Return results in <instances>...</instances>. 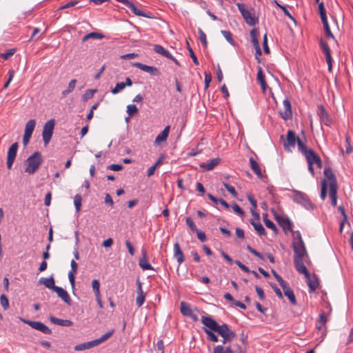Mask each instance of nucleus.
<instances>
[{
    "mask_svg": "<svg viewBox=\"0 0 353 353\" xmlns=\"http://www.w3.org/2000/svg\"><path fill=\"white\" fill-rule=\"evenodd\" d=\"M201 321L206 327H208L214 332H216L223 338V345H227L236 338V334L231 330L225 323L220 325L210 316H203Z\"/></svg>",
    "mask_w": 353,
    "mask_h": 353,
    "instance_id": "f257e3e1",
    "label": "nucleus"
},
{
    "mask_svg": "<svg viewBox=\"0 0 353 353\" xmlns=\"http://www.w3.org/2000/svg\"><path fill=\"white\" fill-rule=\"evenodd\" d=\"M43 162L41 154L39 152H34L26 160L27 166L25 172L28 174H34L40 167Z\"/></svg>",
    "mask_w": 353,
    "mask_h": 353,
    "instance_id": "f03ea898",
    "label": "nucleus"
},
{
    "mask_svg": "<svg viewBox=\"0 0 353 353\" xmlns=\"http://www.w3.org/2000/svg\"><path fill=\"white\" fill-rule=\"evenodd\" d=\"M236 6L239 12H241L243 18L245 21L246 23L249 26H254L258 23L259 19L257 17L252 16L251 13V10H248L245 8V5L243 3H237Z\"/></svg>",
    "mask_w": 353,
    "mask_h": 353,
    "instance_id": "7ed1b4c3",
    "label": "nucleus"
},
{
    "mask_svg": "<svg viewBox=\"0 0 353 353\" xmlns=\"http://www.w3.org/2000/svg\"><path fill=\"white\" fill-rule=\"evenodd\" d=\"M299 151L305 156L307 164H314L319 157L313 150L307 149L303 142L299 141Z\"/></svg>",
    "mask_w": 353,
    "mask_h": 353,
    "instance_id": "20e7f679",
    "label": "nucleus"
},
{
    "mask_svg": "<svg viewBox=\"0 0 353 353\" xmlns=\"http://www.w3.org/2000/svg\"><path fill=\"white\" fill-rule=\"evenodd\" d=\"M299 141L303 142L302 140L296 136L294 131L289 130L287 132L285 140L283 141V147L286 151H291L292 148H294L296 143L299 146Z\"/></svg>",
    "mask_w": 353,
    "mask_h": 353,
    "instance_id": "39448f33",
    "label": "nucleus"
},
{
    "mask_svg": "<svg viewBox=\"0 0 353 353\" xmlns=\"http://www.w3.org/2000/svg\"><path fill=\"white\" fill-rule=\"evenodd\" d=\"M54 119H52L48 120L44 125L43 131H42V137L43 140L45 145H48L52 138L53 130L54 128Z\"/></svg>",
    "mask_w": 353,
    "mask_h": 353,
    "instance_id": "423d86ee",
    "label": "nucleus"
},
{
    "mask_svg": "<svg viewBox=\"0 0 353 353\" xmlns=\"http://www.w3.org/2000/svg\"><path fill=\"white\" fill-rule=\"evenodd\" d=\"M292 248L294 252V260H303L305 256L307 257V253L303 241H301V242L294 241L292 243Z\"/></svg>",
    "mask_w": 353,
    "mask_h": 353,
    "instance_id": "0eeeda50",
    "label": "nucleus"
},
{
    "mask_svg": "<svg viewBox=\"0 0 353 353\" xmlns=\"http://www.w3.org/2000/svg\"><path fill=\"white\" fill-rule=\"evenodd\" d=\"M20 319L24 323L30 326L32 328L40 331L45 334H50L52 333V330L48 326H46L45 324L40 321H30L23 318H20Z\"/></svg>",
    "mask_w": 353,
    "mask_h": 353,
    "instance_id": "6e6552de",
    "label": "nucleus"
},
{
    "mask_svg": "<svg viewBox=\"0 0 353 353\" xmlns=\"http://www.w3.org/2000/svg\"><path fill=\"white\" fill-rule=\"evenodd\" d=\"M293 192L294 193V200L295 202L302 205L306 209L312 208V203L305 194L298 190H293Z\"/></svg>",
    "mask_w": 353,
    "mask_h": 353,
    "instance_id": "1a4fd4ad",
    "label": "nucleus"
},
{
    "mask_svg": "<svg viewBox=\"0 0 353 353\" xmlns=\"http://www.w3.org/2000/svg\"><path fill=\"white\" fill-rule=\"evenodd\" d=\"M213 353H246L239 345H236V349H233L231 345L223 347V345H218L213 349Z\"/></svg>",
    "mask_w": 353,
    "mask_h": 353,
    "instance_id": "9d476101",
    "label": "nucleus"
},
{
    "mask_svg": "<svg viewBox=\"0 0 353 353\" xmlns=\"http://www.w3.org/2000/svg\"><path fill=\"white\" fill-rule=\"evenodd\" d=\"M18 149V143H14L9 148L7 154V168L11 169L15 160Z\"/></svg>",
    "mask_w": 353,
    "mask_h": 353,
    "instance_id": "9b49d317",
    "label": "nucleus"
},
{
    "mask_svg": "<svg viewBox=\"0 0 353 353\" xmlns=\"http://www.w3.org/2000/svg\"><path fill=\"white\" fill-rule=\"evenodd\" d=\"M132 65L149 73L152 76H159L161 74L159 70L154 66L145 65L139 62L133 63Z\"/></svg>",
    "mask_w": 353,
    "mask_h": 353,
    "instance_id": "f8f14e48",
    "label": "nucleus"
},
{
    "mask_svg": "<svg viewBox=\"0 0 353 353\" xmlns=\"http://www.w3.org/2000/svg\"><path fill=\"white\" fill-rule=\"evenodd\" d=\"M317 114L320 117L321 122L325 125L330 126L332 123V118L322 105L318 107Z\"/></svg>",
    "mask_w": 353,
    "mask_h": 353,
    "instance_id": "ddd939ff",
    "label": "nucleus"
},
{
    "mask_svg": "<svg viewBox=\"0 0 353 353\" xmlns=\"http://www.w3.org/2000/svg\"><path fill=\"white\" fill-rule=\"evenodd\" d=\"M276 221L285 233L292 232L293 223L288 217L282 216H276Z\"/></svg>",
    "mask_w": 353,
    "mask_h": 353,
    "instance_id": "4468645a",
    "label": "nucleus"
},
{
    "mask_svg": "<svg viewBox=\"0 0 353 353\" xmlns=\"http://www.w3.org/2000/svg\"><path fill=\"white\" fill-rule=\"evenodd\" d=\"M283 110L280 111V114L284 120H288L292 116L291 103L288 99H285L283 102Z\"/></svg>",
    "mask_w": 353,
    "mask_h": 353,
    "instance_id": "2eb2a0df",
    "label": "nucleus"
},
{
    "mask_svg": "<svg viewBox=\"0 0 353 353\" xmlns=\"http://www.w3.org/2000/svg\"><path fill=\"white\" fill-rule=\"evenodd\" d=\"M294 267L298 272L304 274L307 279H310V274L303 263V260H294Z\"/></svg>",
    "mask_w": 353,
    "mask_h": 353,
    "instance_id": "dca6fc26",
    "label": "nucleus"
},
{
    "mask_svg": "<svg viewBox=\"0 0 353 353\" xmlns=\"http://www.w3.org/2000/svg\"><path fill=\"white\" fill-rule=\"evenodd\" d=\"M142 257L139 261V266L143 270H153L152 266L148 262V253L146 250L142 249L141 250Z\"/></svg>",
    "mask_w": 353,
    "mask_h": 353,
    "instance_id": "f3484780",
    "label": "nucleus"
},
{
    "mask_svg": "<svg viewBox=\"0 0 353 353\" xmlns=\"http://www.w3.org/2000/svg\"><path fill=\"white\" fill-rule=\"evenodd\" d=\"M323 174L325 178L329 181V188L332 187V185L338 186L336 176L331 168H325Z\"/></svg>",
    "mask_w": 353,
    "mask_h": 353,
    "instance_id": "a211bd4d",
    "label": "nucleus"
},
{
    "mask_svg": "<svg viewBox=\"0 0 353 353\" xmlns=\"http://www.w3.org/2000/svg\"><path fill=\"white\" fill-rule=\"evenodd\" d=\"M54 291L57 294L58 296L60 297L66 304L68 305H72L71 299L67 291L59 286L55 288Z\"/></svg>",
    "mask_w": 353,
    "mask_h": 353,
    "instance_id": "6ab92c4d",
    "label": "nucleus"
},
{
    "mask_svg": "<svg viewBox=\"0 0 353 353\" xmlns=\"http://www.w3.org/2000/svg\"><path fill=\"white\" fill-rule=\"evenodd\" d=\"M70 265H71V270H70V272L68 273V279H69L70 283L72 285V288H74V285H75V274L77 272L78 264L76 263V261L74 260H72Z\"/></svg>",
    "mask_w": 353,
    "mask_h": 353,
    "instance_id": "aec40b11",
    "label": "nucleus"
},
{
    "mask_svg": "<svg viewBox=\"0 0 353 353\" xmlns=\"http://www.w3.org/2000/svg\"><path fill=\"white\" fill-rule=\"evenodd\" d=\"M221 159L219 158H214L208 161L207 162L202 163L200 164V167L203 169V170L210 171L212 170L219 164Z\"/></svg>",
    "mask_w": 353,
    "mask_h": 353,
    "instance_id": "412c9836",
    "label": "nucleus"
},
{
    "mask_svg": "<svg viewBox=\"0 0 353 353\" xmlns=\"http://www.w3.org/2000/svg\"><path fill=\"white\" fill-rule=\"evenodd\" d=\"M281 288L283 290V293H284L285 296L289 299L290 303L293 305H296L297 304V303H296V299L295 295L294 294L293 290L288 286V283L285 284L283 285V287H281Z\"/></svg>",
    "mask_w": 353,
    "mask_h": 353,
    "instance_id": "4be33fe9",
    "label": "nucleus"
},
{
    "mask_svg": "<svg viewBox=\"0 0 353 353\" xmlns=\"http://www.w3.org/2000/svg\"><path fill=\"white\" fill-rule=\"evenodd\" d=\"M170 125L165 126L163 130L157 136L154 140V143L159 145L161 143L165 141L168 139L170 132Z\"/></svg>",
    "mask_w": 353,
    "mask_h": 353,
    "instance_id": "5701e85b",
    "label": "nucleus"
},
{
    "mask_svg": "<svg viewBox=\"0 0 353 353\" xmlns=\"http://www.w3.org/2000/svg\"><path fill=\"white\" fill-rule=\"evenodd\" d=\"M249 162L252 170L256 174L258 178L261 179L263 174L259 163L253 157H250Z\"/></svg>",
    "mask_w": 353,
    "mask_h": 353,
    "instance_id": "b1692460",
    "label": "nucleus"
},
{
    "mask_svg": "<svg viewBox=\"0 0 353 353\" xmlns=\"http://www.w3.org/2000/svg\"><path fill=\"white\" fill-rule=\"evenodd\" d=\"M174 256L176 259L179 265L184 261V255L178 243L174 245Z\"/></svg>",
    "mask_w": 353,
    "mask_h": 353,
    "instance_id": "393cba45",
    "label": "nucleus"
},
{
    "mask_svg": "<svg viewBox=\"0 0 353 353\" xmlns=\"http://www.w3.org/2000/svg\"><path fill=\"white\" fill-rule=\"evenodd\" d=\"M259 220L260 219H257V221H256V219H251L250 223L252 225L254 230L256 231L257 234L259 236L265 235L266 231H265L264 227L260 223Z\"/></svg>",
    "mask_w": 353,
    "mask_h": 353,
    "instance_id": "a878e982",
    "label": "nucleus"
},
{
    "mask_svg": "<svg viewBox=\"0 0 353 353\" xmlns=\"http://www.w3.org/2000/svg\"><path fill=\"white\" fill-rule=\"evenodd\" d=\"M322 51L324 53L328 66V70L331 71L332 67V58L331 56V50L329 46H322Z\"/></svg>",
    "mask_w": 353,
    "mask_h": 353,
    "instance_id": "bb28decb",
    "label": "nucleus"
},
{
    "mask_svg": "<svg viewBox=\"0 0 353 353\" xmlns=\"http://www.w3.org/2000/svg\"><path fill=\"white\" fill-rule=\"evenodd\" d=\"M39 283L44 285L47 288L51 289L53 291L54 290V288L57 287L54 285V279L52 276H50V278L42 277L39 280Z\"/></svg>",
    "mask_w": 353,
    "mask_h": 353,
    "instance_id": "cd10ccee",
    "label": "nucleus"
},
{
    "mask_svg": "<svg viewBox=\"0 0 353 353\" xmlns=\"http://www.w3.org/2000/svg\"><path fill=\"white\" fill-rule=\"evenodd\" d=\"M50 320L52 323L61 326L70 327L73 324L72 321H71L70 320L61 319L52 316L50 317Z\"/></svg>",
    "mask_w": 353,
    "mask_h": 353,
    "instance_id": "c85d7f7f",
    "label": "nucleus"
},
{
    "mask_svg": "<svg viewBox=\"0 0 353 353\" xmlns=\"http://www.w3.org/2000/svg\"><path fill=\"white\" fill-rule=\"evenodd\" d=\"M337 190L338 186L332 185L329 188V196L331 200V205L335 207L337 203Z\"/></svg>",
    "mask_w": 353,
    "mask_h": 353,
    "instance_id": "c756f323",
    "label": "nucleus"
},
{
    "mask_svg": "<svg viewBox=\"0 0 353 353\" xmlns=\"http://www.w3.org/2000/svg\"><path fill=\"white\" fill-rule=\"evenodd\" d=\"M96 345H98V343H97V341H96V339H95V340L87 342V343H81V344L77 345H76L74 347V350L76 351H82V350H88V349H90V348H92V347H94Z\"/></svg>",
    "mask_w": 353,
    "mask_h": 353,
    "instance_id": "7c9ffc66",
    "label": "nucleus"
},
{
    "mask_svg": "<svg viewBox=\"0 0 353 353\" xmlns=\"http://www.w3.org/2000/svg\"><path fill=\"white\" fill-rule=\"evenodd\" d=\"M131 11L132 13H134L135 15H137V16H141V17H147V18H150V17L149 16L148 14L145 13L144 11L139 9L133 3H132L130 1V3L128 4V6H127Z\"/></svg>",
    "mask_w": 353,
    "mask_h": 353,
    "instance_id": "2f4dec72",
    "label": "nucleus"
},
{
    "mask_svg": "<svg viewBox=\"0 0 353 353\" xmlns=\"http://www.w3.org/2000/svg\"><path fill=\"white\" fill-rule=\"evenodd\" d=\"M105 37V35H103L101 33L97 32H92L90 33H88L83 36L82 38V42H86L88 41V39H101Z\"/></svg>",
    "mask_w": 353,
    "mask_h": 353,
    "instance_id": "473e14b6",
    "label": "nucleus"
},
{
    "mask_svg": "<svg viewBox=\"0 0 353 353\" xmlns=\"http://www.w3.org/2000/svg\"><path fill=\"white\" fill-rule=\"evenodd\" d=\"M36 121L34 119L29 120L26 124L24 134L32 137Z\"/></svg>",
    "mask_w": 353,
    "mask_h": 353,
    "instance_id": "72a5a7b5",
    "label": "nucleus"
},
{
    "mask_svg": "<svg viewBox=\"0 0 353 353\" xmlns=\"http://www.w3.org/2000/svg\"><path fill=\"white\" fill-rule=\"evenodd\" d=\"M180 310L182 314L185 316L191 315V313L193 312L190 305L184 301H182L180 304Z\"/></svg>",
    "mask_w": 353,
    "mask_h": 353,
    "instance_id": "f704fd0d",
    "label": "nucleus"
},
{
    "mask_svg": "<svg viewBox=\"0 0 353 353\" xmlns=\"http://www.w3.org/2000/svg\"><path fill=\"white\" fill-rule=\"evenodd\" d=\"M257 80L260 83L263 90L265 91L267 84L265 81V76H264L263 70L261 68H259V70L257 72Z\"/></svg>",
    "mask_w": 353,
    "mask_h": 353,
    "instance_id": "c9c22d12",
    "label": "nucleus"
},
{
    "mask_svg": "<svg viewBox=\"0 0 353 353\" xmlns=\"http://www.w3.org/2000/svg\"><path fill=\"white\" fill-rule=\"evenodd\" d=\"M208 198L214 203V204L217 205L219 203L221 204L225 208H229V204L223 199H216L211 194H208Z\"/></svg>",
    "mask_w": 353,
    "mask_h": 353,
    "instance_id": "e433bc0d",
    "label": "nucleus"
},
{
    "mask_svg": "<svg viewBox=\"0 0 353 353\" xmlns=\"http://www.w3.org/2000/svg\"><path fill=\"white\" fill-rule=\"evenodd\" d=\"M154 46V51L157 53L161 54L163 56L168 58V59H172V54L166 50H165L162 46Z\"/></svg>",
    "mask_w": 353,
    "mask_h": 353,
    "instance_id": "4c0bfd02",
    "label": "nucleus"
},
{
    "mask_svg": "<svg viewBox=\"0 0 353 353\" xmlns=\"http://www.w3.org/2000/svg\"><path fill=\"white\" fill-rule=\"evenodd\" d=\"M250 41L252 44H259V33L257 29L254 28L250 31Z\"/></svg>",
    "mask_w": 353,
    "mask_h": 353,
    "instance_id": "58836bf2",
    "label": "nucleus"
},
{
    "mask_svg": "<svg viewBox=\"0 0 353 353\" xmlns=\"http://www.w3.org/2000/svg\"><path fill=\"white\" fill-rule=\"evenodd\" d=\"M76 83H77V80L72 79L68 84V88L62 92L63 97H65L68 94L72 92L74 90V89L75 88Z\"/></svg>",
    "mask_w": 353,
    "mask_h": 353,
    "instance_id": "ea45409f",
    "label": "nucleus"
},
{
    "mask_svg": "<svg viewBox=\"0 0 353 353\" xmlns=\"http://www.w3.org/2000/svg\"><path fill=\"white\" fill-rule=\"evenodd\" d=\"M204 332L208 335V340L213 341V342H217L218 341V337L213 332V330H211L208 327L204 328Z\"/></svg>",
    "mask_w": 353,
    "mask_h": 353,
    "instance_id": "a19ab883",
    "label": "nucleus"
},
{
    "mask_svg": "<svg viewBox=\"0 0 353 353\" xmlns=\"http://www.w3.org/2000/svg\"><path fill=\"white\" fill-rule=\"evenodd\" d=\"M114 332V330H112L105 333L104 334H103L100 338L96 339L97 343H98V345H99V344L105 341L106 340H108L110 337L112 336Z\"/></svg>",
    "mask_w": 353,
    "mask_h": 353,
    "instance_id": "79ce46f5",
    "label": "nucleus"
},
{
    "mask_svg": "<svg viewBox=\"0 0 353 353\" xmlns=\"http://www.w3.org/2000/svg\"><path fill=\"white\" fill-rule=\"evenodd\" d=\"M327 184L325 179L321 181V199L325 200L327 195Z\"/></svg>",
    "mask_w": 353,
    "mask_h": 353,
    "instance_id": "37998d69",
    "label": "nucleus"
},
{
    "mask_svg": "<svg viewBox=\"0 0 353 353\" xmlns=\"http://www.w3.org/2000/svg\"><path fill=\"white\" fill-rule=\"evenodd\" d=\"M92 288L93 292L94 293V295L101 294V293H100V283H99V280L94 279L92 281Z\"/></svg>",
    "mask_w": 353,
    "mask_h": 353,
    "instance_id": "c03bdc74",
    "label": "nucleus"
},
{
    "mask_svg": "<svg viewBox=\"0 0 353 353\" xmlns=\"http://www.w3.org/2000/svg\"><path fill=\"white\" fill-rule=\"evenodd\" d=\"M82 198L80 194H76L74 197V204L77 212H79L81 206Z\"/></svg>",
    "mask_w": 353,
    "mask_h": 353,
    "instance_id": "a18cd8bd",
    "label": "nucleus"
},
{
    "mask_svg": "<svg viewBox=\"0 0 353 353\" xmlns=\"http://www.w3.org/2000/svg\"><path fill=\"white\" fill-rule=\"evenodd\" d=\"M317 3L319 4L318 8H319V13L321 19L327 18L326 10H325L323 2H321V3L319 2Z\"/></svg>",
    "mask_w": 353,
    "mask_h": 353,
    "instance_id": "49530a36",
    "label": "nucleus"
},
{
    "mask_svg": "<svg viewBox=\"0 0 353 353\" xmlns=\"http://www.w3.org/2000/svg\"><path fill=\"white\" fill-rule=\"evenodd\" d=\"M97 92V90L88 89L85 91V94L82 96V99L84 101L92 98L94 94Z\"/></svg>",
    "mask_w": 353,
    "mask_h": 353,
    "instance_id": "de8ad7c7",
    "label": "nucleus"
},
{
    "mask_svg": "<svg viewBox=\"0 0 353 353\" xmlns=\"http://www.w3.org/2000/svg\"><path fill=\"white\" fill-rule=\"evenodd\" d=\"M138 112V108L134 104H130L127 106V112L130 117H132Z\"/></svg>",
    "mask_w": 353,
    "mask_h": 353,
    "instance_id": "09e8293b",
    "label": "nucleus"
},
{
    "mask_svg": "<svg viewBox=\"0 0 353 353\" xmlns=\"http://www.w3.org/2000/svg\"><path fill=\"white\" fill-rule=\"evenodd\" d=\"M124 82L117 83L116 86L111 90V92L113 94H116L125 88Z\"/></svg>",
    "mask_w": 353,
    "mask_h": 353,
    "instance_id": "8fccbe9b",
    "label": "nucleus"
},
{
    "mask_svg": "<svg viewBox=\"0 0 353 353\" xmlns=\"http://www.w3.org/2000/svg\"><path fill=\"white\" fill-rule=\"evenodd\" d=\"M221 33L228 43H230V44H234V40L232 39V35L230 31L221 30Z\"/></svg>",
    "mask_w": 353,
    "mask_h": 353,
    "instance_id": "3c124183",
    "label": "nucleus"
},
{
    "mask_svg": "<svg viewBox=\"0 0 353 353\" xmlns=\"http://www.w3.org/2000/svg\"><path fill=\"white\" fill-rule=\"evenodd\" d=\"M0 302L4 310H7L9 307V301L7 296L5 294L1 295Z\"/></svg>",
    "mask_w": 353,
    "mask_h": 353,
    "instance_id": "603ef678",
    "label": "nucleus"
},
{
    "mask_svg": "<svg viewBox=\"0 0 353 353\" xmlns=\"http://www.w3.org/2000/svg\"><path fill=\"white\" fill-rule=\"evenodd\" d=\"M15 52H16V48H10V49H8L6 51V52L1 53V55L3 59H4L5 60H7L10 57H11L14 54Z\"/></svg>",
    "mask_w": 353,
    "mask_h": 353,
    "instance_id": "864d4df0",
    "label": "nucleus"
},
{
    "mask_svg": "<svg viewBox=\"0 0 353 353\" xmlns=\"http://www.w3.org/2000/svg\"><path fill=\"white\" fill-rule=\"evenodd\" d=\"M264 223L267 228L272 229L274 232L275 234L277 233V228H276L275 224L271 220L265 219Z\"/></svg>",
    "mask_w": 353,
    "mask_h": 353,
    "instance_id": "5fc2aeb1",
    "label": "nucleus"
},
{
    "mask_svg": "<svg viewBox=\"0 0 353 353\" xmlns=\"http://www.w3.org/2000/svg\"><path fill=\"white\" fill-rule=\"evenodd\" d=\"M224 187L225 188V189L234 197H236L237 196V192L235 190V188L229 185L228 183H223Z\"/></svg>",
    "mask_w": 353,
    "mask_h": 353,
    "instance_id": "6e6d98bb",
    "label": "nucleus"
},
{
    "mask_svg": "<svg viewBox=\"0 0 353 353\" xmlns=\"http://www.w3.org/2000/svg\"><path fill=\"white\" fill-rule=\"evenodd\" d=\"M232 208L234 212L239 214L240 216L243 217L245 215V212L236 203L232 205Z\"/></svg>",
    "mask_w": 353,
    "mask_h": 353,
    "instance_id": "4d7b16f0",
    "label": "nucleus"
},
{
    "mask_svg": "<svg viewBox=\"0 0 353 353\" xmlns=\"http://www.w3.org/2000/svg\"><path fill=\"white\" fill-rule=\"evenodd\" d=\"M186 224L192 231H197V228L191 217H187L185 219Z\"/></svg>",
    "mask_w": 353,
    "mask_h": 353,
    "instance_id": "13d9d810",
    "label": "nucleus"
},
{
    "mask_svg": "<svg viewBox=\"0 0 353 353\" xmlns=\"http://www.w3.org/2000/svg\"><path fill=\"white\" fill-rule=\"evenodd\" d=\"M272 273L273 274L274 276L276 279V281L279 282L281 287H283L285 284L287 283L282 279V277L279 275L275 270H272Z\"/></svg>",
    "mask_w": 353,
    "mask_h": 353,
    "instance_id": "bf43d9fd",
    "label": "nucleus"
},
{
    "mask_svg": "<svg viewBox=\"0 0 353 353\" xmlns=\"http://www.w3.org/2000/svg\"><path fill=\"white\" fill-rule=\"evenodd\" d=\"M277 6L281 10H283L284 14L287 17H288L290 19H291L293 21H295V19H294V17L291 15L290 12H289V10L287 9V8L284 6H281L279 3H277Z\"/></svg>",
    "mask_w": 353,
    "mask_h": 353,
    "instance_id": "052dcab7",
    "label": "nucleus"
},
{
    "mask_svg": "<svg viewBox=\"0 0 353 353\" xmlns=\"http://www.w3.org/2000/svg\"><path fill=\"white\" fill-rule=\"evenodd\" d=\"M145 301V294H137L136 298V304L138 307L143 305Z\"/></svg>",
    "mask_w": 353,
    "mask_h": 353,
    "instance_id": "680f3d73",
    "label": "nucleus"
},
{
    "mask_svg": "<svg viewBox=\"0 0 353 353\" xmlns=\"http://www.w3.org/2000/svg\"><path fill=\"white\" fill-rule=\"evenodd\" d=\"M188 49L191 58L192 59L194 63L196 64V65H199V62L193 50L190 47V46H188Z\"/></svg>",
    "mask_w": 353,
    "mask_h": 353,
    "instance_id": "e2e57ef3",
    "label": "nucleus"
},
{
    "mask_svg": "<svg viewBox=\"0 0 353 353\" xmlns=\"http://www.w3.org/2000/svg\"><path fill=\"white\" fill-rule=\"evenodd\" d=\"M352 152V148L350 145V140L349 136H346L345 137V152L347 154H350Z\"/></svg>",
    "mask_w": 353,
    "mask_h": 353,
    "instance_id": "0e129e2a",
    "label": "nucleus"
},
{
    "mask_svg": "<svg viewBox=\"0 0 353 353\" xmlns=\"http://www.w3.org/2000/svg\"><path fill=\"white\" fill-rule=\"evenodd\" d=\"M79 1H75V0H73V1H71L68 3H67L66 4L61 6L59 8V10H63V9H66V8H71V7H73L77 4H79Z\"/></svg>",
    "mask_w": 353,
    "mask_h": 353,
    "instance_id": "69168bd1",
    "label": "nucleus"
},
{
    "mask_svg": "<svg viewBox=\"0 0 353 353\" xmlns=\"http://www.w3.org/2000/svg\"><path fill=\"white\" fill-rule=\"evenodd\" d=\"M308 281H307V285L310 288V290L311 292H314L317 288H318V283L316 281H313L312 280L310 279H307Z\"/></svg>",
    "mask_w": 353,
    "mask_h": 353,
    "instance_id": "338daca9",
    "label": "nucleus"
},
{
    "mask_svg": "<svg viewBox=\"0 0 353 353\" xmlns=\"http://www.w3.org/2000/svg\"><path fill=\"white\" fill-rule=\"evenodd\" d=\"M205 89L207 90L209 88V85L212 81L211 74L209 72H205Z\"/></svg>",
    "mask_w": 353,
    "mask_h": 353,
    "instance_id": "774afa93",
    "label": "nucleus"
}]
</instances>
